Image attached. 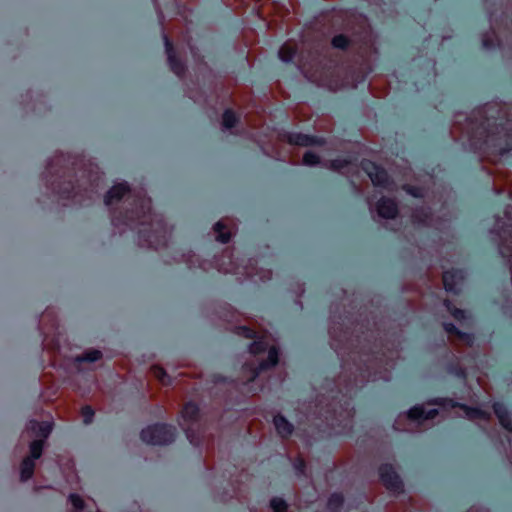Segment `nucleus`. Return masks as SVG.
<instances>
[{"label":"nucleus","instance_id":"nucleus-1","mask_svg":"<svg viewBox=\"0 0 512 512\" xmlns=\"http://www.w3.org/2000/svg\"><path fill=\"white\" fill-rule=\"evenodd\" d=\"M251 353L257 361H262L261 368L273 366L277 363L278 353L274 346L267 347L262 342H255L251 346Z\"/></svg>","mask_w":512,"mask_h":512},{"label":"nucleus","instance_id":"nucleus-2","mask_svg":"<svg viewBox=\"0 0 512 512\" xmlns=\"http://www.w3.org/2000/svg\"><path fill=\"white\" fill-rule=\"evenodd\" d=\"M171 431L164 426L149 427L142 431L143 441L151 444H165L172 440Z\"/></svg>","mask_w":512,"mask_h":512},{"label":"nucleus","instance_id":"nucleus-3","mask_svg":"<svg viewBox=\"0 0 512 512\" xmlns=\"http://www.w3.org/2000/svg\"><path fill=\"white\" fill-rule=\"evenodd\" d=\"M381 479L384 483V485L394 491L398 492L401 490L402 484L399 480V477L395 474L393 469L391 467H383L380 470Z\"/></svg>","mask_w":512,"mask_h":512},{"label":"nucleus","instance_id":"nucleus-4","mask_svg":"<svg viewBox=\"0 0 512 512\" xmlns=\"http://www.w3.org/2000/svg\"><path fill=\"white\" fill-rule=\"evenodd\" d=\"M378 213L384 218H393L397 213V208L392 200H382L378 205Z\"/></svg>","mask_w":512,"mask_h":512},{"label":"nucleus","instance_id":"nucleus-5","mask_svg":"<svg viewBox=\"0 0 512 512\" xmlns=\"http://www.w3.org/2000/svg\"><path fill=\"white\" fill-rule=\"evenodd\" d=\"M128 191V188L125 184H119L114 186L106 195L105 202L106 204H111L115 200H119L123 197Z\"/></svg>","mask_w":512,"mask_h":512},{"label":"nucleus","instance_id":"nucleus-6","mask_svg":"<svg viewBox=\"0 0 512 512\" xmlns=\"http://www.w3.org/2000/svg\"><path fill=\"white\" fill-rule=\"evenodd\" d=\"M51 427L48 423H36V422H30V425L28 427V432L35 433L37 436H40L42 438H46L48 434L50 433Z\"/></svg>","mask_w":512,"mask_h":512},{"label":"nucleus","instance_id":"nucleus-7","mask_svg":"<svg viewBox=\"0 0 512 512\" xmlns=\"http://www.w3.org/2000/svg\"><path fill=\"white\" fill-rule=\"evenodd\" d=\"M274 424L278 433L283 437L289 435L292 432L291 424L282 416H276L274 418Z\"/></svg>","mask_w":512,"mask_h":512},{"label":"nucleus","instance_id":"nucleus-8","mask_svg":"<svg viewBox=\"0 0 512 512\" xmlns=\"http://www.w3.org/2000/svg\"><path fill=\"white\" fill-rule=\"evenodd\" d=\"M436 413V410H429L426 412L422 407H414L409 411L408 416L413 420L421 418L428 419L434 417Z\"/></svg>","mask_w":512,"mask_h":512},{"label":"nucleus","instance_id":"nucleus-9","mask_svg":"<svg viewBox=\"0 0 512 512\" xmlns=\"http://www.w3.org/2000/svg\"><path fill=\"white\" fill-rule=\"evenodd\" d=\"M215 231L218 233L217 239L222 243H226L231 237L230 230L225 221H219L215 225Z\"/></svg>","mask_w":512,"mask_h":512},{"label":"nucleus","instance_id":"nucleus-10","mask_svg":"<svg viewBox=\"0 0 512 512\" xmlns=\"http://www.w3.org/2000/svg\"><path fill=\"white\" fill-rule=\"evenodd\" d=\"M34 471V460L30 457L23 460L21 464V478L22 480L29 479Z\"/></svg>","mask_w":512,"mask_h":512},{"label":"nucleus","instance_id":"nucleus-11","mask_svg":"<svg viewBox=\"0 0 512 512\" xmlns=\"http://www.w3.org/2000/svg\"><path fill=\"white\" fill-rule=\"evenodd\" d=\"M42 446H43V441L42 440H35L31 443L30 445V455H31V459H37L41 456V453H42Z\"/></svg>","mask_w":512,"mask_h":512},{"label":"nucleus","instance_id":"nucleus-12","mask_svg":"<svg viewBox=\"0 0 512 512\" xmlns=\"http://www.w3.org/2000/svg\"><path fill=\"white\" fill-rule=\"evenodd\" d=\"M293 54H294V47L290 44L283 45L279 51V56L284 61L290 60L292 58Z\"/></svg>","mask_w":512,"mask_h":512},{"label":"nucleus","instance_id":"nucleus-13","mask_svg":"<svg viewBox=\"0 0 512 512\" xmlns=\"http://www.w3.org/2000/svg\"><path fill=\"white\" fill-rule=\"evenodd\" d=\"M236 116L232 111H226L223 114L222 123L226 128H232L236 123Z\"/></svg>","mask_w":512,"mask_h":512},{"label":"nucleus","instance_id":"nucleus-14","mask_svg":"<svg viewBox=\"0 0 512 512\" xmlns=\"http://www.w3.org/2000/svg\"><path fill=\"white\" fill-rule=\"evenodd\" d=\"M291 142L295 143L296 145H302V146H308L313 144L315 141L314 139L305 136V135H298L291 139Z\"/></svg>","mask_w":512,"mask_h":512},{"label":"nucleus","instance_id":"nucleus-15","mask_svg":"<svg viewBox=\"0 0 512 512\" xmlns=\"http://www.w3.org/2000/svg\"><path fill=\"white\" fill-rule=\"evenodd\" d=\"M319 162V157L315 155L314 153L307 152L303 156V163L307 166H313L316 165Z\"/></svg>","mask_w":512,"mask_h":512},{"label":"nucleus","instance_id":"nucleus-16","mask_svg":"<svg viewBox=\"0 0 512 512\" xmlns=\"http://www.w3.org/2000/svg\"><path fill=\"white\" fill-rule=\"evenodd\" d=\"M271 507L275 512H285L286 504L282 499L275 498L271 501Z\"/></svg>","mask_w":512,"mask_h":512},{"label":"nucleus","instance_id":"nucleus-17","mask_svg":"<svg viewBox=\"0 0 512 512\" xmlns=\"http://www.w3.org/2000/svg\"><path fill=\"white\" fill-rule=\"evenodd\" d=\"M153 375L159 379L163 384H168V381H166V373L163 370V368L155 366L152 368Z\"/></svg>","mask_w":512,"mask_h":512},{"label":"nucleus","instance_id":"nucleus-18","mask_svg":"<svg viewBox=\"0 0 512 512\" xmlns=\"http://www.w3.org/2000/svg\"><path fill=\"white\" fill-rule=\"evenodd\" d=\"M101 358V352L98 350H91L86 352L81 360L96 361Z\"/></svg>","mask_w":512,"mask_h":512},{"label":"nucleus","instance_id":"nucleus-19","mask_svg":"<svg viewBox=\"0 0 512 512\" xmlns=\"http://www.w3.org/2000/svg\"><path fill=\"white\" fill-rule=\"evenodd\" d=\"M386 174L384 171H378L376 174H370V178L373 183L380 185L384 182Z\"/></svg>","mask_w":512,"mask_h":512},{"label":"nucleus","instance_id":"nucleus-20","mask_svg":"<svg viewBox=\"0 0 512 512\" xmlns=\"http://www.w3.org/2000/svg\"><path fill=\"white\" fill-rule=\"evenodd\" d=\"M454 278V274L451 273V272H445L444 275H443V282H444V285H445V288L448 289V290H452L453 289V280Z\"/></svg>","mask_w":512,"mask_h":512},{"label":"nucleus","instance_id":"nucleus-21","mask_svg":"<svg viewBox=\"0 0 512 512\" xmlns=\"http://www.w3.org/2000/svg\"><path fill=\"white\" fill-rule=\"evenodd\" d=\"M495 413L498 415L499 420H500V422L502 423V425H503L505 428H507V429L511 430V429H512V427H511V422H510V420H509L507 417H504V415H502V412H501V410H500L498 407H495Z\"/></svg>","mask_w":512,"mask_h":512},{"label":"nucleus","instance_id":"nucleus-22","mask_svg":"<svg viewBox=\"0 0 512 512\" xmlns=\"http://www.w3.org/2000/svg\"><path fill=\"white\" fill-rule=\"evenodd\" d=\"M332 43L335 47L344 48L346 47L348 40L345 36L339 35L333 38Z\"/></svg>","mask_w":512,"mask_h":512},{"label":"nucleus","instance_id":"nucleus-23","mask_svg":"<svg viewBox=\"0 0 512 512\" xmlns=\"http://www.w3.org/2000/svg\"><path fill=\"white\" fill-rule=\"evenodd\" d=\"M197 412V408L196 406L192 405V404H188L185 406L184 410H183V415L185 417H190L192 418Z\"/></svg>","mask_w":512,"mask_h":512},{"label":"nucleus","instance_id":"nucleus-24","mask_svg":"<svg viewBox=\"0 0 512 512\" xmlns=\"http://www.w3.org/2000/svg\"><path fill=\"white\" fill-rule=\"evenodd\" d=\"M85 423H89L93 416V411L90 407H84L81 411Z\"/></svg>","mask_w":512,"mask_h":512},{"label":"nucleus","instance_id":"nucleus-25","mask_svg":"<svg viewBox=\"0 0 512 512\" xmlns=\"http://www.w3.org/2000/svg\"><path fill=\"white\" fill-rule=\"evenodd\" d=\"M451 314L456 318V319H463L465 317V314H464V311L462 310H459V309H454V310H451Z\"/></svg>","mask_w":512,"mask_h":512},{"label":"nucleus","instance_id":"nucleus-26","mask_svg":"<svg viewBox=\"0 0 512 512\" xmlns=\"http://www.w3.org/2000/svg\"><path fill=\"white\" fill-rule=\"evenodd\" d=\"M244 369H245V370H247V369H249V370H250V374H249V376L247 377V380H249V381H250V380H253V379L255 378L256 374H257L256 369H255V368L250 367V364H247V365L245 366V368H244Z\"/></svg>","mask_w":512,"mask_h":512},{"label":"nucleus","instance_id":"nucleus-27","mask_svg":"<svg viewBox=\"0 0 512 512\" xmlns=\"http://www.w3.org/2000/svg\"><path fill=\"white\" fill-rule=\"evenodd\" d=\"M465 411H466L467 416H469L470 418H476V414H478L477 411H469V410H465Z\"/></svg>","mask_w":512,"mask_h":512},{"label":"nucleus","instance_id":"nucleus-28","mask_svg":"<svg viewBox=\"0 0 512 512\" xmlns=\"http://www.w3.org/2000/svg\"><path fill=\"white\" fill-rule=\"evenodd\" d=\"M446 330H447V332H449V333H451V332H452V329H451L449 326H447V327H446Z\"/></svg>","mask_w":512,"mask_h":512}]
</instances>
